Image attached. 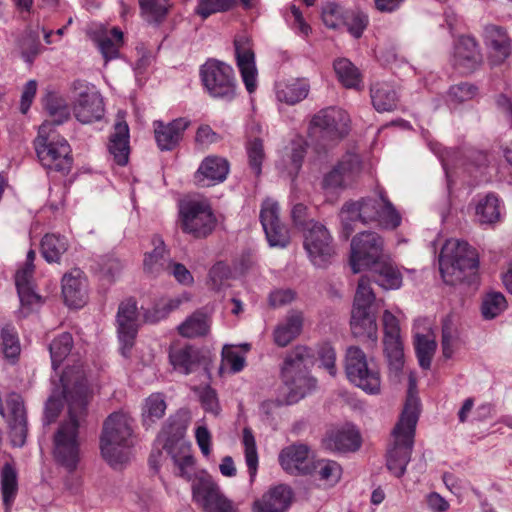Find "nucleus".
Masks as SVG:
<instances>
[{
  "label": "nucleus",
  "instance_id": "obj_19",
  "mask_svg": "<svg viewBox=\"0 0 512 512\" xmlns=\"http://www.w3.org/2000/svg\"><path fill=\"white\" fill-rule=\"evenodd\" d=\"M236 64L246 90L251 94L257 89V68L251 40L246 35L234 39Z\"/></svg>",
  "mask_w": 512,
  "mask_h": 512
},
{
  "label": "nucleus",
  "instance_id": "obj_63",
  "mask_svg": "<svg viewBox=\"0 0 512 512\" xmlns=\"http://www.w3.org/2000/svg\"><path fill=\"white\" fill-rule=\"evenodd\" d=\"M199 399L203 409L213 415H218L221 411L216 390L211 386H205L199 391Z\"/></svg>",
  "mask_w": 512,
  "mask_h": 512
},
{
  "label": "nucleus",
  "instance_id": "obj_53",
  "mask_svg": "<svg viewBox=\"0 0 512 512\" xmlns=\"http://www.w3.org/2000/svg\"><path fill=\"white\" fill-rule=\"evenodd\" d=\"M476 215L481 223L491 224L500 217V202L496 195L488 194L476 206Z\"/></svg>",
  "mask_w": 512,
  "mask_h": 512
},
{
  "label": "nucleus",
  "instance_id": "obj_58",
  "mask_svg": "<svg viewBox=\"0 0 512 512\" xmlns=\"http://www.w3.org/2000/svg\"><path fill=\"white\" fill-rule=\"evenodd\" d=\"M374 300L375 295L371 288L370 280L366 276H362L358 282L353 309L370 310V306Z\"/></svg>",
  "mask_w": 512,
  "mask_h": 512
},
{
  "label": "nucleus",
  "instance_id": "obj_46",
  "mask_svg": "<svg viewBox=\"0 0 512 512\" xmlns=\"http://www.w3.org/2000/svg\"><path fill=\"white\" fill-rule=\"evenodd\" d=\"M18 492V475L15 467L5 463L1 470V493L6 510L13 505Z\"/></svg>",
  "mask_w": 512,
  "mask_h": 512
},
{
  "label": "nucleus",
  "instance_id": "obj_49",
  "mask_svg": "<svg viewBox=\"0 0 512 512\" xmlns=\"http://www.w3.org/2000/svg\"><path fill=\"white\" fill-rule=\"evenodd\" d=\"M73 347L72 335L64 332L53 339L49 345L52 368L56 371Z\"/></svg>",
  "mask_w": 512,
  "mask_h": 512
},
{
  "label": "nucleus",
  "instance_id": "obj_20",
  "mask_svg": "<svg viewBox=\"0 0 512 512\" xmlns=\"http://www.w3.org/2000/svg\"><path fill=\"white\" fill-rule=\"evenodd\" d=\"M230 164L224 157L209 155L205 157L194 173V182L199 187H211L226 180Z\"/></svg>",
  "mask_w": 512,
  "mask_h": 512
},
{
  "label": "nucleus",
  "instance_id": "obj_37",
  "mask_svg": "<svg viewBox=\"0 0 512 512\" xmlns=\"http://www.w3.org/2000/svg\"><path fill=\"white\" fill-rule=\"evenodd\" d=\"M151 243L153 250L145 253L143 267L145 272L156 276L165 271L168 263L171 261L169 260V252L166 245L160 236L154 235Z\"/></svg>",
  "mask_w": 512,
  "mask_h": 512
},
{
  "label": "nucleus",
  "instance_id": "obj_10",
  "mask_svg": "<svg viewBox=\"0 0 512 512\" xmlns=\"http://www.w3.org/2000/svg\"><path fill=\"white\" fill-rule=\"evenodd\" d=\"M383 254V239L372 231L357 234L351 241L349 264L353 273L373 267Z\"/></svg>",
  "mask_w": 512,
  "mask_h": 512
},
{
  "label": "nucleus",
  "instance_id": "obj_8",
  "mask_svg": "<svg viewBox=\"0 0 512 512\" xmlns=\"http://www.w3.org/2000/svg\"><path fill=\"white\" fill-rule=\"evenodd\" d=\"M179 216L183 232L195 238H206L217 225L211 204L203 197L181 202Z\"/></svg>",
  "mask_w": 512,
  "mask_h": 512
},
{
  "label": "nucleus",
  "instance_id": "obj_30",
  "mask_svg": "<svg viewBox=\"0 0 512 512\" xmlns=\"http://www.w3.org/2000/svg\"><path fill=\"white\" fill-rule=\"evenodd\" d=\"M108 150L117 165L125 166L128 163L130 153L129 127L120 116H118L114 124V131L109 139Z\"/></svg>",
  "mask_w": 512,
  "mask_h": 512
},
{
  "label": "nucleus",
  "instance_id": "obj_43",
  "mask_svg": "<svg viewBox=\"0 0 512 512\" xmlns=\"http://www.w3.org/2000/svg\"><path fill=\"white\" fill-rule=\"evenodd\" d=\"M190 299L191 296L187 292L176 297L162 298L153 306L152 309H148L144 312V320L148 323H157L162 319H165L172 311L179 308L183 303L189 302Z\"/></svg>",
  "mask_w": 512,
  "mask_h": 512
},
{
  "label": "nucleus",
  "instance_id": "obj_14",
  "mask_svg": "<svg viewBox=\"0 0 512 512\" xmlns=\"http://www.w3.org/2000/svg\"><path fill=\"white\" fill-rule=\"evenodd\" d=\"M192 498L204 512H237L232 501L210 476L200 477L193 482Z\"/></svg>",
  "mask_w": 512,
  "mask_h": 512
},
{
  "label": "nucleus",
  "instance_id": "obj_2",
  "mask_svg": "<svg viewBox=\"0 0 512 512\" xmlns=\"http://www.w3.org/2000/svg\"><path fill=\"white\" fill-rule=\"evenodd\" d=\"M418 417L417 381L415 375L410 373L405 406L391 432L392 442L386 452V467L397 478L405 474L411 460Z\"/></svg>",
  "mask_w": 512,
  "mask_h": 512
},
{
  "label": "nucleus",
  "instance_id": "obj_25",
  "mask_svg": "<svg viewBox=\"0 0 512 512\" xmlns=\"http://www.w3.org/2000/svg\"><path fill=\"white\" fill-rule=\"evenodd\" d=\"M163 448L171 456L175 474L190 481L194 475L195 465L190 445L179 438H173L166 439Z\"/></svg>",
  "mask_w": 512,
  "mask_h": 512
},
{
  "label": "nucleus",
  "instance_id": "obj_28",
  "mask_svg": "<svg viewBox=\"0 0 512 512\" xmlns=\"http://www.w3.org/2000/svg\"><path fill=\"white\" fill-rule=\"evenodd\" d=\"M326 449L336 452H354L361 446V436L354 426L346 425L330 430L324 440Z\"/></svg>",
  "mask_w": 512,
  "mask_h": 512
},
{
  "label": "nucleus",
  "instance_id": "obj_64",
  "mask_svg": "<svg viewBox=\"0 0 512 512\" xmlns=\"http://www.w3.org/2000/svg\"><path fill=\"white\" fill-rule=\"evenodd\" d=\"M318 359L321 365L328 371L331 376H335L337 373L336 368V352L329 343H323L318 347L317 350Z\"/></svg>",
  "mask_w": 512,
  "mask_h": 512
},
{
  "label": "nucleus",
  "instance_id": "obj_16",
  "mask_svg": "<svg viewBox=\"0 0 512 512\" xmlns=\"http://www.w3.org/2000/svg\"><path fill=\"white\" fill-rule=\"evenodd\" d=\"M117 333L122 356L128 358L138 333L137 302L130 298L120 303L117 312Z\"/></svg>",
  "mask_w": 512,
  "mask_h": 512
},
{
  "label": "nucleus",
  "instance_id": "obj_52",
  "mask_svg": "<svg viewBox=\"0 0 512 512\" xmlns=\"http://www.w3.org/2000/svg\"><path fill=\"white\" fill-rule=\"evenodd\" d=\"M45 108L51 116V120L45 122L51 123V129H54L55 125H60L70 118V109L66 101L54 94L48 95Z\"/></svg>",
  "mask_w": 512,
  "mask_h": 512
},
{
  "label": "nucleus",
  "instance_id": "obj_5",
  "mask_svg": "<svg viewBox=\"0 0 512 512\" xmlns=\"http://www.w3.org/2000/svg\"><path fill=\"white\" fill-rule=\"evenodd\" d=\"M312 364L313 354L306 346L298 345L287 353L280 374L287 390V404L298 402L315 388L316 379L309 373Z\"/></svg>",
  "mask_w": 512,
  "mask_h": 512
},
{
  "label": "nucleus",
  "instance_id": "obj_24",
  "mask_svg": "<svg viewBox=\"0 0 512 512\" xmlns=\"http://www.w3.org/2000/svg\"><path fill=\"white\" fill-rule=\"evenodd\" d=\"M73 113L83 124L101 120L105 113L103 97L93 88H87L79 94L73 106Z\"/></svg>",
  "mask_w": 512,
  "mask_h": 512
},
{
  "label": "nucleus",
  "instance_id": "obj_44",
  "mask_svg": "<svg viewBox=\"0 0 512 512\" xmlns=\"http://www.w3.org/2000/svg\"><path fill=\"white\" fill-rule=\"evenodd\" d=\"M338 81L348 89L362 88V75L359 69L347 58H338L333 63Z\"/></svg>",
  "mask_w": 512,
  "mask_h": 512
},
{
  "label": "nucleus",
  "instance_id": "obj_27",
  "mask_svg": "<svg viewBox=\"0 0 512 512\" xmlns=\"http://www.w3.org/2000/svg\"><path fill=\"white\" fill-rule=\"evenodd\" d=\"M62 294L69 307L81 308L86 302L87 281L83 271L72 269L62 277Z\"/></svg>",
  "mask_w": 512,
  "mask_h": 512
},
{
  "label": "nucleus",
  "instance_id": "obj_9",
  "mask_svg": "<svg viewBox=\"0 0 512 512\" xmlns=\"http://www.w3.org/2000/svg\"><path fill=\"white\" fill-rule=\"evenodd\" d=\"M199 74L205 90L211 97L231 101L236 96L237 80L229 64L209 58L201 65Z\"/></svg>",
  "mask_w": 512,
  "mask_h": 512
},
{
  "label": "nucleus",
  "instance_id": "obj_12",
  "mask_svg": "<svg viewBox=\"0 0 512 512\" xmlns=\"http://www.w3.org/2000/svg\"><path fill=\"white\" fill-rule=\"evenodd\" d=\"M350 130V118L338 107H327L318 111L311 119L309 131L325 140H340Z\"/></svg>",
  "mask_w": 512,
  "mask_h": 512
},
{
  "label": "nucleus",
  "instance_id": "obj_60",
  "mask_svg": "<svg viewBox=\"0 0 512 512\" xmlns=\"http://www.w3.org/2000/svg\"><path fill=\"white\" fill-rule=\"evenodd\" d=\"M476 94V86L467 82H461L457 85L450 87L447 94V101L451 104H460L465 101L473 99L476 96Z\"/></svg>",
  "mask_w": 512,
  "mask_h": 512
},
{
  "label": "nucleus",
  "instance_id": "obj_42",
  "mask_svg": "<svg viewBox=\"0 0 512 512\" xmlns=\"http://www.w3.org/2000/svg\"><path fill=\"white\" fill-rule=\"evenodd\" d=\"M351 331L355 337H366L372 341L377 340L376 319L370 310L353 309L350 321Z\"/></svg>",
  "mask_w": 512,
  "mask_h": 512
},
{
  "label": "nucleus",
  "instance_id": "obj_15",
  "mask_svg": "<svg viewBox=\"0 0 512 512\" xmlns=\"http://www.w3.org/2000/svg\"><path fill=\"white\" fill-rule=\"evenodd\" d=\"M384 331V353L388 360L389 368L396 374L404 366L403 343L400 335V320L389 310H385L382 316Z\"/></svg>",
  "mask_w": 512,
  "mask_h": 512
},
{
  "label": "nucleus",
  "instance_id": "obj_1",
  "mask_svg": "<svg viewBox=\"0 0 512 512\" xmlns=\"http://www.w3.org/2000/svg\"><path fill=\"white\" fill-rule=\"evenodd\" d=\"M60 382L68 404V419L62 421L54 433L52 455L56 464L71 473L81 459L79 422L86 413L89 388L80 365L66 368Z\"/></svg>",
  "mask_w": 512,
  "mask_h": 512
},
{
  "label": "nucleus",
  "instance_id": "obj_32",
  "mask_svg": "<svg viewBox=\"0 0 512 512\" xmlns=\"http://www.w3.org/2000/svg\"><path fill=\"white\" fill-rule=\"evenodd\" d=\"M304 317L302 312L292 310L288 312L285 319L277 324L273 331V339L277 346L286 347L296 337H298L303 328Z\"/></svg>",
  "mask_w": 512,
  "mask_h": 512
},
{
  "label": "nucleus",
  "instance_id": "obj_4",
  "mask_svg": "<svg viewBox=\"0 0 512 512\" xmlns=\"http://www.w3.org/2000/svg\"><path fill=\"white\" fill-rule=\"evenodd\" d=\"M439 268L443 281L448 285L473 283L479 268L478 254L467 242L449 239L441 249Z\"/></svg>",
  "mask_w": 512,
  "mask_h": 512
},
{
  "label": "nucleus",
  "instance_id": "obj_18",
  "mask_svg": "<svg viewBox=\"0 0 512 512\" xmlns=\"http://www.w3.org/2000/svg\"><path fill=\"white\" fill-rule=\"evenodd\" d=\"M260 221L270 246L284 248L289 244V230L279 219V205L276 201H263Z\"/></svg>",
  "mask_w": 512,
  "mask_h": 512
},
{
  "label": "nucleus",
  "instance_id": "obj_50",
  "mask_svg": "<svg viewBox=\"0 0 512 512\" xmlns=\"http://www.w3.org/2000/svg\"><path fill=\"white\" fill-rule=\"evenodd\" d=\"M242 444L244 446L245 462L248 468L250 482L252 483L258 470V452L255 437L249 427L243 429Z\"/></svg>",
  "mask_w": 512,
  "mask_h": 512
},
{
  "label": "nucleus",
  "instance_id": "obj_38",
  "mask_svg": "<svg viewBox=\"0 0 512 512\" xmlns=\"http://www.w3.org/2000/svg\"><path fill=\"white\" fill-rule=\"evenodd\" d=\"M370 97L373 107L378 112H391L397 109L399 96L394 87L386 82H378L371 86Z\"/></svg>",
  "mask_w": 512,
  "mask_h": 512
},
{
  "label": "nucleus",
  "instance_id": "obj_40",
  "mask_svg": "<svg viewBox=\"0 0 512 512\" xmlns=\"http://www.w3.org/2000/svg\"><path fill=\"white\" fill-rule=\"evenodd\" d=\"M311 476L320 481L326 487L335 486L341 479V465L331 459H316L311 463Z\"/></svg>",
  "mask_w": 512,
  "mask_h": 512
},
{
  "label": "nucleus",
  "instance_id": "obj_21",
  "mask_svg": "<svg viewBox=\"0 0 512 512\" xmlns=\"http://www.w3.org/2000/svg\"><path fill=\"white\" fill-rule=\"evenodd\" d=\"M190 120L179 117L165 123L162 120L153 122L154 136L157 147L161 151H172L182 141L185 130L190 126Z\"/></svg>",
  "mask_w": 512,
  "mask_h": 512
},
{
  "label": "nucleus",
  "instance_id": "obj_31",
  "mask_svg": "<svg viewBox=\"0 0 512 512\" xmlns=\"http://www.w3.org/2000/svg\"><path fill=\"white\" fill-rule=\"evenodd\" d=\"M94 42L105 63H108L120 57V49L124 44V34L118 27H113L110 30L101 29L95 33Z\"/></svg>",
  "mask_w": 512,
  "mask_h": 512
},
{
  "label": "nucleus",
  "instance_id": "obj_35",
  "mask_svg": "<svg viewBox=\"0 0 512 512\" xmlns=\"http://www.w3.org/2000/svg\"><path fill=\"white\" fill-rule=\"evenodd\" d=\"M308 144L301 136L292 139L285 148L284 155L281 160L282 169L287 172L288 176L294 180L302 168L304 158L307 153Z\"/></svg>",
  "mask_w": 512,
  "mask_h": 512
},
{
  "label": "nucleus",
  "instance_id": "obj_22",
  "mask_svg": "<svg viewBox=\"0 0 512 512\" xmlns=\"http://www.w3.org/2000/svg\"><path fill=\"white\" fill-rule=\"evenodd\" d=\"M453 66L462 74H469L482 63V55L478 43L471 36H461L455 43Z\"/></svg>",
  "mask_w": 512,
  "mask_h": 512
},
{
  "label": "nucleus",
  "instance_id": "obj_36",
  "mask_svg": "<svg viewBox=\"0 0 512 512\" xmlns=\"http://www.w3.org/2000/svg\"><path fill=\"white\" fill-rule=\"evenodd\" d=\"M462 156H465L467 161L476 168H486L490 163V155L487 152L476 149H468L465 153H462L457 149L445 148L439 155L442 166L445 170L449 167H456L460 165V157Z\"/></svg>",
  "mask_w": 512,
  "mask_h": 512
},
{
  "label": "nucleus",
  "instance_id": "obj_3",
  "mask_svg": "<svg viewBox=\"0 0 512 512\" xmlns=\"http://www.w3.org/2000/svg\"><path fill=\"white\" fill-rule=\"evenodd\" d=\"M342 223V236L348 239L355 231L356 223L368 224L376 222L385 229H396L400 226L402 217L394 205L381 191L379 199L362 198L357 201L346 202L340 210Z\"/></svg>",
  "mask_w": 512,
  "mask_h": 512
},
{
  "label": "nucleus",
  "instance_id": "obj_56",
  "mask_svg": "<svg viewBox=\"0 0 512 512\" xmlns=\"http://www.w3.org/2000/svg\"><path fill=\"white\" fill-rule=\"evenodd\" d=\"M507 307L504 295L500 292L488 293L482 302V315L485 319H493Z\"/></svg>",
  "mask_w": 512,
  "mask_h": 512
},
{
  "label": "nucleus",
  "instance_id": "obj_11",
  "mask_svg": "<svg viewBox=\"0 0 512 512\" xmlns=\"http://www.w3.org/2000/svg\"><path fill=\"white\" fill-rule=\"evenodd\" d=\"M345 370L348 379L369 394L380 392L379 371L369 367L365 353L359 347H349L346 352Z\"/></svg>",
  "mask_w": 512,
  "mask_h": 512
},
{
  "label": "nucleus",
  "instance_id": "obj_17",
  "mask_svg": "<svg viewBox=\"0 0 512 512\" xmlns=\"http://www.w3.org/2000/svg\"><path fill=\"white\" fill-rule=\"evenodd\" d=\"M7 410L0 414L9 426V437L14 447H22L28 435L26 409L22 397L11 393L6 397Z\"/></svg>",
  "mask_w": 512,
  "mask_h": 512
},
{
  "label": "nucleus",
  "instance_id": "obj_61",
  "mask_svg": "<svg viewBox=\"0 0 512 512\" xmlns=\"http://www.w3.org/2000/svg\"><path fill=\"white\" fill-rule=\"evenodd\" d=\"M337 168L350 183L361 170V160L356 154H346L337 164Z\"/></svg>",
  "mask_w": 512,
  "mask_h": 512
},
{
  "label": "nucleus",
  "instance_id": "obj_54",
  "mask_svg": "<svg viewBox=\"0 0 512 512\" xmlns=\"http://www.w3.org/2000/svg\"><path fill=\"white\" fill-rule=\"evenodd\" d=\"M414 346L420 367L429 369L436 350L435 340L429 335L416 334Z\"/></svg>",
  "mask_w": 512,
  "mask_h": 512
},
{
  "label": "nucleus",
  "instance_id": "obj_6",
  "mask_svg": "<svg viewBox=\"0 0 512 512\" xmlns=\"http://www.w3.org/2000/svg\"><path fill=\"white\" fill-rule=\"evenodd\" d=\"M133 420L126 414L115 412L104 421L100 436V450L104 460L112 467L129 459L133 446Z\"/></svg>",
  "mask_w": 512,
  "mask_h": 512
},
{
  "label": "nucleus",
  "instance_id": "obj_13",
  "mask_svg": "<svg viewBox=\"0 0 512 512\" xmlns=\"http://www.w3.org/2000/svg\"><path fill=\"white\" fill-rule=\"evenodd\" d=\"M303 234V245L312 264L326 267L335 255L333 238L328 229L319 222L311 221Z\"/></svg>",
  "mask_w": 512,
  "mask_h": 512
},
{
  "label": "nucleus",
  "instance_id": "obj_47",
  "mask_svg": "<svg viewBox=\"0 0 512 512\" xmlns=\"http://www.w3.org/2000/svg\"><path fill=\"white\" fill-rule=\"evenodd\" d=\"M209 329V318L205 313L201 311L194 312L178 326L179 334L186 338L204 336L208 333Z\"/></svg>",
  "mask_w": 512,
  "mask_h": 512
},
{
  "label": "nucleus",
  "instance_id": "obj_41",
  "mask_svg": "<svg viewBox=\"0 0 512 512\" xmlns=\"http://www.w3.org/2000/svg\"><path fill=\"white\" fill-rule=\"evenodd\" d=\"M373 273L375 282L385 290H395L402 286V273L390 260H380L373 266Z\"/></svg>",
  "mask_w": 512,
  "mask_h": 512
},
{
  "label": "nucleus",
  "instance_id": "obj_23",
  "mask_svg": "<svg viewBox=\"0 0 512 512\" xmlns=\"http://www.w3.org/2000/svg\"><path fill=\"white\" fill-rule=\"evenodd\" d=\"M310 448L303 443H295L283 448L279 454V463L284 471L291 475L311 474Z\"/></svg>",
  "mask_w": 512,
  "mask_h": 512
},
{
  "label": "nucleus",
  "instance_id": "obj_51",
  "mask_svg": "<svg viewBox=\"0 0 512 512\" xmlns=\"http://www.w3.org/2000/svg\"><path fill=\"white\" fill-rule=\"evenodd\" d=\"M166 402L161 393L151 394L144 403L142 410L143 424L149 426L165 414Z\"/></svg>",
  "mask_w": 512,
  "mask_h": 512
},
{
  "label": "nucleus",
  "instance_id": "obj_55",
  "mask_svg": "<svg viewBox=\"0 0 512 512\" xmlns=\"http://www.w3.org/2000/svg\"><path fill=\"white\" fill-rule=\"evenodd\" d=\"M1 346L3 354L8 359H15L19 356L21 348L18 334L14 327L6 325L1 330Z\"/></svg>",
  "mask_w": 512,
  "mask_h": 512
},
{
  "label": "nucleus",
  "instance_id": "obj_48",
  "mask_svg": "<svg viewBox=\"0 0 512 512\" xmlns=\"http://www.w3.org/2000/svg\"><path fill=\"white\" fill-rule=\"evenodd\" d=\"M139 7L142 18L155 25L165 20L170 9L168 1L165 0H139Z\"/></svg>",
  "mask_w": 512,
  "mask_h": 512
},
{
  "label": "nucleus",
  "instance_id": "obj_29",
  "mask_svg": "<svg viewBox=\"0 0 512 512\" xmlns=\"http://www.w3.org/2000/svg\"><path fill=\"white\" fill-rule=\"evenodd\" d=\"M310 92V82L307 78H292L279 81L275 85L276 99L287 105H296L305 100Z\"/></svg>",
  "mask_w": 512,
  "mask_h": 512
},
{
  "label": "nucleus",
  "instance_id": "obj_26",
  "mask_svg": "<svg viewBox=\"0 0 512 512\" xmlns=\"http://www.w3.org/2000/svg\"><path fill=\"white\" fill-rule=\"evenodd\" d=\"M293 499L292 489L285 484L269 488L252 504V512H285Z\"/></svg>",
  "mask_w": 512,
  "mask_h": 512
},
{
  "label": "nucleus",
  "instance_id": "obj_59",
  "mask_svg": "<svg viewBox=\"0 0 512 512\" xmlns=\"http://www.w3.org/2000/svg\"><path fill=\"white\" fill-rule=\"evenodd\" d=\"M234 6V0H198L195 12L206 19L212 14L230 10Z\"/></svg>",
  "mask_w": 512,
  "mask_h": 512
},
{
  "label": "nucleus",
  "instance_id": "obj_57",
  "mask_svg": "<svg viewBox=\"0 0 512 512\" xmlns=\"http://www.w3.org/2000/svg\"><path fill=\"white\" fill-rule=\"evenodd\" d=\"M246 152L249 166L256 176L261 174L262 163L265 159L264 145L260 138L249 139L246 142Z\"/></svg>",
  "mask_w": 512,
  "mask_h": 512
},
{
  "label": "nucleus",
  "instance_id": "obj_33",
  "mask_svg": "<svg viewBox=\"0 0 512 512\" xmlns=\"http://www.w3.org/2000/svg\"><path fill=\"white\" fill-rule=\"evenodd\" d=\"M168 358L173 369L183 375L195 372L200 364L197 349L190 345L170 347Z\"/></svg>",
  "mask_w": 512,
  "mask_h": 512
},
{
  "label": "nucleus",
  "instance_id": "obj_62",
  "mask_svg": "<svg viewBox=\"0 0 512 512\" xmlns=\"http://www.w3.org/2000/svg\"><path fill=\"white\" fill-rule=\"evenodd\" d=\"M209 282L214 290H220L224 282L231 277V269L224 262L215 263L209 270Z\"/></svg>",
  "mask_w": 512,
  "mask_h": 512
},
{
  "label": "nucleus",
  "instance_id": "obj_34",
  "mask_svg": "<svg viewBox=\"0 0 512 512\" xmlns=\"http://www.w3.org/2000/svg\"><path fill=\"white\" fill-rule=\"evenodd\" d=\"M250 347L248 343L241 345H224L221 352L219 374H236L241 372L246 366V354L250 350Z\"/></svg>",
  "mask_w": 512,
  "mask_h": 512
},
{
  "label": "nucleus",
  "instance_id": "obj_45",
  "mask_svg": "<svg viewBox=\"0 0 512 512\" xmlns=\"http://www.w3.org/2000/svg\"><path fill=\"white\" fill-rule=\"evenodd\" d=\"M68 249L66 237L49 233L41 240V254L49 263H58Z\"/></svg>",
  "mask_w": 512,
  "mask_h": 512
},
{
  "label": "nucleus",
  "instance_id": "obj_39",
  "mask_svg": "<svg viewBox=\"0 0 512 512\" xmlns=\"http://www.w3.org/2000/svg\"><path fill=\"white\" fill-rule=\"evenodd\" d=\"M483 37L486 45L493 50L497 57L494 64L501 63L509 56L510 43L504 28L494 24L486 25Z\"/></svg>",
  "mask_w": 512,
  "mask_h": 512
},
{
  "label": "nucleus",
  "instance_id": "obj_7",
  "mask_svg": "<svg viewBox=\"0 0 512 512\" xmlns=\"http://www.w3.org/2000/svg\"><path fill=\"white\" fill-rule=\"evenodd\" d=\"M34 148L41 165L50 171L67 175L73 166L72 149L68 141L51 129V123L43 122Z\"/></svg>",
  "mask_w": 512,
  "mask_h": 512
}]
</instances>
